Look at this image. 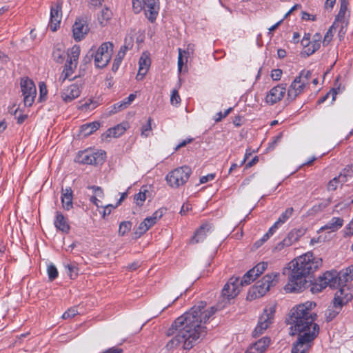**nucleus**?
Wrapping results in <instances>:
<instances>
[{
  "label": "nucleus",
  "instance_id": "nucleus-1",
  "mask_svg": "<svg viewBox=\"0 0 353 353\" xmlns=\"http://www.w3.org/2000/svg\"><path fill=\"white\" fill-rule=\"evenodd\" d=\"M217 310L214 307L206 308V303L201 301L178 317L167 331V336L172 338L167 342L166 349L173 351L181 346L190 350L204 335V325Z\"/></svg>",
  "mask_w": 353,
  "mask_h": 353
},
{
  "label": "nucleus",
  "instance_id": "nucleus-2",
  "mask_svg": "<svg viewBox=\"0 0 353 353\" xmlns=\"http://www.w3.org/2000/svg\"><path fill=\"white\" fill-rule=\"evenodd\" d=\"M315 307L314 302L306 301L292 309V334L298 335L297 340L293 344L292 353H307L319 334V326L314 323L316 318L314 311Z\"/></svg>",
  "mask_w": 353,
  "mask_h": 353
},
{
  "label": "nucleus",
  "instance_id": "nucleus-3",
  "mask_svg": "<svg viewBox=\"0 0 353 353\" xmlns=\"http://www.w3.org/2000/svg\"><path fill=\"white\" fill-rule=\"evenodd\" d=\"M322 265V259L310 252L291 261L283 270V274H287L288 270L290 272L285 290L290 293L302 292L307 285V276L319 270Z\"/></svg>",
  "mask_w": 353,
  "mask_h": 353
},
{
  "label": "nucleus",
  "instance_id": "nucleus-4",
  "mask_svg": "<svg viewBox=\"0 0 353 353\" xmlns=\"http://www.w3.org/2000/svg\"><path fill=\"white\" fill-rule=\"evenodd\" d=\"M279 273L272 272L264 276L256 285L252 287L249 292L248 298L255 299L264 296L279 281Z\"/></svg>",
  "mask_w": 353,
  "mask_h": 353
},
{
  "label": "nucleus",
  "instance_id": "nucleus-5",
  "mask_svg": "<svg viewBox=\"0 0 353 353\" xmlns=\"http://www.w3.org/2000/svg\"><path fill=\"white\" fill-rule=\"evenodd\" d=\"M192 174L191 168L188 166L178 167L170 172L165 176L168 185L172 188H178L185 185Z\"/></svg>",
  "mask_w": 353,
  "mask_h": 353
},
{
  "label": "nucleus",
  "instance_id": "nucleus-6",
  "mask_svg": "<svg viewBox=\"0 0 353 353\" xmlns=\"http://www.w3.org/2000/svg\"><path fill=\"white\" fill-rule=\"evenodd\" d=\"M342 280L340 278V272L336 271H327L321 275L318 281L314 284L311 288L313 293L319 292L327 286L335 288L341 285Z\"/></svg>",
  "mask_w": 353,
  "mask_h": 353
},
{
  "label": "nucleus",
  "instance_id": "nucleus-7",
  "mask_svg": "<svg viewBox=\"0 0 353 353\" xmlns=\"http://www.w3.org/2000/svg\"><path fill=\"white\" fill-rule=\"evenodd\" d=\"M132 8L137 13L143 10L152 22L156 19L159 10L158 0H132Z\"/></svg>",
  "mask_w": 353,
  "mask_h": 353
},
{
  "label": "nucleus",
  "instance_id": "nucleus-8",
  "mask_svg": "<svg viewBox=\"0 0 353 353\" xmlns=\"http://www.w3.org/2000/svg\"><path fill=\"white\" fill-rule=\"evenodd\" d=\"M276 305L271 304L265 307L260 316L257 325L253 331V336L257 337L262 334L273 323Z\"/></svg>",
  "mask_w": 353,
  "mask_h": 353
},
{
  "label": "nucleus",
  "instance_id": "nucleus-9",
  "mask_svg": "<svg viewBox=\"0 0 353 353\" xmlns=\"http://www.w3.org/2000/svg\"><path fill=\"white\" fill-rule=\"evenodd\" d=\"M106 154L103 150H85L78 153L75 161L88 165L101 164L104 162Z\"/></svg>",
  "mask_w": 353,
  "mask_h": 353
},
{
  "label": "nucleus",
  "instance_id": "nucleus-10",
  "mask_svg": "<svg viewBox=\"0 0 353 353\" xmlns=\"http://www.w3.org/2000/svg\"><path fill=\"white\" fill-rule=\"evenodd\" d=\"M113 52V45L110 42L103 43L94 55L96 67L103 68L110 62Z\"/></svg>",
  "mask_w": 353,
  "mask_h": 353
},
{
  "label": "nucleus",
  "instance_id": "nucleus-11",
  "mask_svg": "<svg viewBox=\"0 0 353 353\" xmlns=\"http://www.w3.org/2000/svg\"><path fill=\"white\" fill-rule=\"evenodd\" d=\"M240 279L239 277H231L222 290L221 296L225 303L223 305H219V309L223 307L230 299L236 296L240 292Z\"/></svg>",
  "mask_w": 353,
  "mask_h": 353
},
{
  "label": "nucleus",
  "instance_id": "nucleus-12",
  "mask_svg": "<svg viewBox=\"0 0 353 353\" xmlns=\"http://www.w3.org/2000/svg\"><path fill=\"white\" fill-rule=\"evenodd\" d=\"M339 287V290L335 293L334 299V305L336 309H340L353 297V285L345 283Z\"/></svg>",
  "mask_w": 353,
  "mask_h": 353
},
{
  "label": "nucleus",
  "instance_id": "nucleus-13",
  "mask_svg": "<svg viewBox=\"0 0 353 353\" xmlns=\"http://www.w3.org/2000/svg\"><path fill=\"white\" fill-rule=\"evenodd\" d=\"M20 84L24 105L30 107L34 103L36 97L37 90L35 85L34 82L28 78L22 79Z\"/></svg>",
  "mask_w": 353,
  "mask_h": 353
},
{
  "label": "nucleus",
  "instance_id": "nucleus-14",
  "mask_svg": "<svg viewBox=\"0 0 353 353\" xmlns=\"http://www.w3.org/2000/svg\"><path fill=\"white\" fill-rule=\"evenodd\" d=\"M163 213V209H159L156 210L152 216L146 217L135 230V234L139 237L145 234L161 219Z\"/></svg>",
  "mask_w": 353,
  "mask_h": 353
},
{
  "label": "nucleus",
  "instance_id": "nucleus-15",
  "mask_svg": "<svg viewBox=\"0 0 353 353\" xmlns=\"http://www.w3.org/2000/svg\"><path fill=\"white\" fill-rule=\"evenodd\" d=\"M61 19V2L57 1L52 4L50 9L49 27L52 31L54 32L59 28Z\"/></svg>",
  "mask_w": 353,
  "mask_h": 353
},
{
  "label": "nucleus",
  "instance_id": "nucleus-16",
  "mask_svg": "<svg viewBox=\"0 0 353 353\" xmlns=\"http://www.w3.org/2000/svg\"><path fill=\"white\" fill-rule=\"evenodd\" d=\"M286 92V85L279 84L273 87L265 97V102L270 105H273L280 101Z\"/></svg>",
  "mask_w": 353,
  "mask_h": 353
},
{
  "label": "nucleus",
  "instance_id": "nucleus-17",
  "mask_svg": "<svg viewBox=\"0 0 353 353\" xmlns=\"http://www.w3.org/2000/svg\"><path fill=\"white\" fill-rule=\"evenodd\" d=\"M81 90V85L72 83L62 90L61 97L65 103L71 102L80 96Z\"/></svg>",
  "mask_w": 353,
  "mask_h": 353
},
{
  "label": "nucleus",
  "instance_id": "nucleus-18",
  "mask_svg": "<svg viewBox=\"0 0 353 353\" xmlns=\"http://www.w3.org/2000/svg\"><path fill=\"white\" fill-rule=\"evenodd\" d=\"M89 31L86 21L83 19H77L73 26L72 33L74 39L79 41L84 38Z\"/></svg>",
  "mask_w": 353,
  "mask_h": 353
},
{
  "label": "nucleus",
  "instance_id": "nucleus-19",
  "mask_svg": "<svg viewBox=\"0 0 353 353\" xmlns=\"http://www.w3.org/2000/svg\"><path fill=\"white\" fill-rule=\"evenodd\" d=\"M307 85L300 80V78L296 77L292 82L288 90V97L290 100H294L301 94Z\"/></svg>",
  "mask_w": 353,
  "mask_h": 353
},
{
  "label": "nucleus",
  "instance_id": "nucleus-20",
  "mask_svg": "<svg viewBox=\"0 0 353 353\" xmlns=\"http://www.w3.org/2000/svg\"><path fill=\"white\" fill-rule=\"evenodd\" d=\"M151 64V60L150 58V54L147 52H143L139 61V71L138 74L137 75V80H141L143 79L146 73L148 72V70Z\"/></svg>",
  "mask_w": 353,
  "mask_h": 353
},
{
  "label": "nucleus",
  "instance_id": "nucleus-21",
  "mask_svg": "<svg viewBox=\"0 0 353 353\" xmlns=\"http://www.w3.org/2000/svg\"><path fill=\"white\" fill-rule=\"evenodd\" d=\"M344 221L341 217H332L325 225L322 226L318 233L327 231L328 233L335 232L343 225Z\"/></svg>",
  "mask_w": 353,
  "mask_h": 353
},
{
  "label": "nucleus",
  "instance_id": "nucleus-22",
  "mask_svg": "<svg viewBox=\"0 0 353 353\" xmlns=\"http://www.w3.org/2000/svg\"><path fill=\"white\" fill-rule=\"evenodd\" d=\"M128 128L127 123H121L117 126L108 129L104 134H102V139L108 141V138H117L122 135Z\"/></svg>",
  "mask_w": 353,
  "mask_h": 353
},
{
  "label": "nucleus",
  "instance_id": "nucleus-23",
  "mask_svg": "<svg viewBox=\"0 0 353 353\" xmlns=\"http://www.w3.org/2000/svg\"><path fill=\"white\" fill-rule=\"evenodd\" d=\"M306 232V229L300 228L294 229L290 232L288 236L283 239V243L285 246H290L298 241Z\"/></svg>",
  "mask_w": 353,
  "mask_h": 353
},
{
  "label": "nucleus",
  "instance_id": "nucleus-24",
  "mask_svg": "<svg viewBox=\"0 0 353 353\" xmlns=\"http://www.w3.org/2000/svg\"><path fill=\"white\" fill-rule=\"evenodd\" d=\"M72 190L70 188H66L65 189H62L61 190V200L62 203V207L65 210H70L73 207L72 203Z\"/></svg>",
  "mask_w": 353,
  "mask_h": 353
},
{
  "label": "nucleus",
  "instance_id": "nucleus-25",
  "mask_svg": "<svg viewBox=\"0 0 353 353\" xmlns=\"http://www.w3.org/2000/svg\"><path fill=\"white\" fill-rule=\"evenodd\" d=\"M322 36L319 33H316L310 41V48H305V50L302 51V54L308 57L314 54L321 47Z\"/></svg>",
  "mask_w": 353,
  "mask_h": 353
},
{
  "label": "nucleus",
  "instance_id": "nucleus-26",
  "mask_svg": "<svg viewBox=\"0 0 353 353\" xmlns=\"http://www.w3.org/2000/svg\"><path fill=\"white\" fill-rule=\"evenodd\" d=\"M270 339L264 337L254 343L245 353H263L269 345Z\"/></svg>",
  "mask_w": 353,
  "mask_h": 353
},
{
  "label": "nucleus",
  "instance_id": "nucleus-27",
  "mask_svg": "<svg viewBox=\"0 0 353 353\" xmlns=\"http://www.w3.org/2000/svg\"><path fill=\"white\" fill-rule=\"evenodd\" d=\"M54 224L57 229L63 232L68 233L70 230L68 219L60 212H56Z\"/></svg>",
  "mask_w": 353,
  "mask_h": 353
},
{
  "label": "nucleus",
  "instance_id": "nucleus-28",
  "mask_svg": "<svg viewBox=\"0 0 353 353\" xmlns=\"http://www.w3.org/2000/svg\"><path fill=\"white\" fill-rule=\"evenodd\" d=\"M210 230L211 225L210 224L205 223L202 225L200 228L196 231L194 236L191 239V243H197L203 241L205 239L207 234L210 232Z\"/></svg>",
  "mask_w": 353,
  "mask_h": 353
},
{
  "label": "nucleus",
  "instance_id": "nucleus-29",
  "mask_svg": "<svg viewBox=\"0 0 353 353\" xmlns=\"http://www.w3.org/2000/svg\"><path fill=\"white\" fill-rule=\"evenodd\" d=\"M339 183H345L353 181V168L348 166L343 170L337 177H335Z\"/></svg>",
  "mask_w": 353,
  "mask_h": 353
},
{
  "label": "nucleus",
  "instance_id": "nucleus-30",
  "mask_svg": "<svg viewBox=\"0 0 353 353\" xmlns=\"http://www.w3.org/2000/svg\"><path fill=\"white\" fill-rule=\"evenodd\" d=\"M100 126L99 122H92L81 126L80 133L83 137H87L95 132Z\"/></svg>",
  "mask_w": 353,
  "mask_h": 353
},
{
  "label": "nucleus",
  "instance_id": "nucleus-31",
  "mask_svg": "<svg viewBox=\"0 0 353 353\" xmlns=\"http://www.w3.org/2000/svg\"><path fill=\"white\" fill-rule=\"evenodd\" d=\"M52 57L57 62H62L65 58V48L62 44L57 45L52 52Z\"/></svg>",
  "mask_w": 353,
  "mask_h": 353
},
{
  "label": "nucleus",
  "instance_id": "nucleus-32",
  "mask_svg": "<svg viewBox=\"0 0 353 353\" xmlns=\"http://www.w3.org/2000/svg\"><path fill=\"white\" fill-rule=\"evenodd\" d=\"M77 66V64H76V62L70 63L67 61L61 74L60 79H61L62 81H64L67 78H69L74 72Z\"/></svg>",
  "mask_w": 353,
  "mask_h": 353
},
{
  "label": "nucleus",
  "instance_id": "nucleus-33",
  "mask_svg": "<svg viewBox=\"0 0 353 353\" xmlns=\"http://www.w3.org/2000/svg\"><path fill=\"white\" fill-rule=\"evenodd\" d=\"M80 47L79 46H74L68 53V59L67 60L68 62L73 63L76 62V64H78V59L80 54Z\"/></svg>",
  "mask_w": 353,
  "mask_h": 353
},
{
  "label": "nucleus",
  "instance_id": "nucleus-34",
  "mask_svg": "<svg viewBox=\"0 0 353 353\" xmlns=\"http://www.w3.org/2000/svg\"><path fill=\"white\" fill-rule=\"evenodd\" d=\"M148 193V190H147V187L143 186L141 188L140 192L134 195V200L136 203L138 205H142L143 202L147 199V194Z\"/></svg>",
  "mask_w": 353,
  "mask_h": 353
},
{
  "label": "nucleus",
  "instance_id": "nucleus-35",
  "mask_svg": "<svg viewBox=\"0 0 353 353\" xmlns=\"http://www.w3.org/2000/svg\"><path fill=\"white\" fill-rule=\"evenodd\" d=\"M340 278L343 283L353 279V265L340 272Z\"/></svg>",
  "mask_w": 353,
  "mask_h": 353
},
{
  "label": "nucleus",
  "instance_id": "nucleus-36",
  "mask_svg": "<svg viewBox=\"0 0 353 353\" xmlns=\"http://www.w3.org/2000/svg\"><path fill=\"white\" fill-rule=\"evenodd\" d=\"M188 52L185 50H182L179 48V57H178V70L179 72L182 71V67L188 61Z\"/></svg>",
  "mask_w": 353,
  "mask_h": 353
},
{
  "label": "nucleus",
  "instance_id": "nucleus-37",
  "mask_svg": "<svg viewBox=\"0 0 353 353\" xmlns=\"http://www.w3.org/2000/svg\"><path fill=\"white\" fill-rule=\"evenodd\" d=\"M112 17V12L108 8H104L101 10L100 15L98 17L99 21L102 26L106 25L108 21Z\"/></svg>",
  "mask_w": 353,
  "mask_h": 353
},
{
  "label": "nucleus",
  "instance_id": "nucleus-38",
  "mask_svg": "<svg viewBox=\"0 0 353 353\" xmlns=\"http://www.w3.org/2000/svg\"><path fill=\"white\" fill-rule=\"evenodd\" d=\"M256 278V276H255L252 271L250 270L245 274H244L242 279H240V285L242 286L248 285L254 281Z\"/></svg>",
  "mask_w": 353,
  "mask_h": 353
},
{
  "label": "nucleus",
  "instance_id": "nucleus-39",
  "mask_svg": "<svg viewBox=\"0 0 353 353\" xmlns=\"http://www.w3.org/2000/svg\"><path fill=\"white\" fill-rule=\"evenodd\" d=\"M267 262H261L256 265L251 270L256 277L261 275L268 268Z\"/></svg>",
  "mask_w": 353,
  "mask_h": 353
},
{
  "label": "nucleus",
  "instance_id": "nucleus-40",
  "mask_svg": "<svg viewBox=\"0 0 353 353\" xmlns=\"http://www.w3.org/2000/svg\"><path fill=\"white\" fill-rule=\"evenodd\" d=\"M293 211L294 210L292 208L286 209L285 211L281 214L276 222L281 225L292 215Z\"/></svg>",
  "mask_w": 353,
  "mask_h": 353
},
{
  "label": "nucleus",
  "instance_id": "nucleus-41",
  "mask_svg": "<svg viewBox=\"0 0 353 353\" xmlns=\"http://www.w3.org/2000/svg\"><path fill=\"white\" fill-rule=\"evenodd\" d=\"M67 274L71 279H74L78 275V268L74 264H67L65 265Z\"/></svg>",
  "mask_w": 353,
  "mask_h": 353
},
{
  "label": "nucleus",
  "instance_id": "nucleus-42",
  "mask_svg": "<svg viewBox=\"0 0 353 353\" xmlns=\"http://www.w3.org/2000/svg\"><path fill=\"white\" fill-rule=\"evenodd\" d=\"M335 33V27L334 24H333L327 31L325 35L324 36L323 44L324 46H327L330 41H332L333 36Z\"/></svg>",
  "mask_w": 353,
  "mask_h": 353
},
{
  "label": "nucleus",
  "instance_id": "nucleus-43",
  "mask_svg": "<svg viewBox=\"0 0 353 353\" xmlns=\"http://www.w3.org/2000/svg\"><path fill=\"white\" fill-rule=\"evenodd\" d=\"M132 228V223L130 221H123L119 225V234L121 236H124L127 234Z\"/></svg>",
  "mask_w": 353,
  "mask_h": 353
},
{
  "label": "nucleus",
  "instance_id": "nucleus-44",
  "mask_svg": "<svg viewBox=\"0 0 353 353\" xmlns=\"http://www.w3.org/2000/svg\"><path fill=\"white\" fill-rule=\"evenodd\" d=\"M47 272L50 281L54 280L58 276V270L52 263L48 265Z\"/></svg>",
  "mask_w": 353,
  "mask_h": 353
},
{
  "label": "nucleus",
  "instance_id": "nucleus-45",
  "mask_svg": "<svg viewBox=\"0 0 353 353\" xmlns=\"http://www.w3.org/2000/svg\"><path fill=\"white\" fill-rule=\"evenodd\" d=\"M312 72L310 70H302L299 75L296 77L297 78H300V80L302 82H304V83L307 85L309 84V80L311 78Z\"/></svg>",
  "mask_w": 353,
  "mask_h": 353
},
{
  "label": "nucleus",
  "instance_id": "nucleus-46",
  "mask_svg": "<svg viewBox=\"0 0 353 353\" xmlns=\"http://www.w3.org/2000/svg\"><path fill=\"white\" fill-rule=\"evenodd\" d=\"M151 121L152 119L149 118L145 124H144L141 128V135L143 137H148L150 134L152 127H151Z\"/></svg>",
  "mask_w": 353,
  "mask_h": 353
},
{
  "label": "nucleus",
  "instance_id": "nucleus-47",
  "mask_svg": "<svg viewBox=\"0 0 353 353\" xmlns=\"http://www.w3.org/2000/svg\"><path fill=\"white\" fill-rule=\"evenodd\" d=\"M124 57L123 51H119L112 65V70L114 71L117 70Z\"/></svg>",
  "mask_w": 353,
  "mask_h": 353
},
{
  "label": "nucleus",
  "instance_id": "nucleus-48",
  "mask_svg": "<svg viewBox=\"0 0 353 353\" xmlns=\"http://www.w3.org/2000/svg\"><path fill=\"white\" fill-rule=\"evenodd\" d=\"M126 108H127V106L124 103L123 101H120L119 103H117L114 104L110 108V110L109 112H110V114H115L117 112H119V111H120L121 110H123V109H125Z\"/></svg>",
  "mask_w": 353,
  "mask_h": 353
},
{
  "label": "nucleus",
  "instance_id": "nucleus-49",
  "mask_svg": "<svg viewBox=\"0 0 353 353\" xmlns=\"http://www.w3.org/2000/svg\"><path fill=\"white\" fill-rule=\"evenodd\" d=\"M181 102V98L179 94V92L176 90H174L172 92L171 97H170V103L172 105H176Z\"/></svg>",
  "mask_w": 353,
  "mask_h": 353
},
{
  "label": "nucleus",
  "instance_id": "nucleus-50",
  "mask_svg": "<svg viewBox=\"0 0 353 353\" xmlns=\"http://www.w3.org/2000/svg\"><path fill=\"white\" fill-rule=\"evenodd\" d=\"M77 313L78 311L76 307H71L63 314L62 318L64 319H70L74 317Z\"/></svg>",
  "mask_w": 353,
  "mask_h": 353
},
{
  "label": "nucleus",
  "instance_id": "nucleus-51",
  "mask_svg": "<svg viewBox=\"0 0 353 353\" xmlns=\"http://www.w3.org/2000/svg\"><path fill=\"white\" fill-rule=\"evenodd\" d=\"M11 113H12V112H11ZM13 114L15 116V118L17 119V123L19 124H21L27 118L26 114H23L21 113L18 114L17 108L14 110V111L13 112Z\"/></svg>",
  "mask_w": 353,
  "mask_h": 353
},
{
  "label": "nucleus",
  "instance_id": "nucleus-52",
  "mask_svg": "<svg viewBox=\"0 0 353 353\" xmlns=\"http://www.w3.org/2000/svg\"><path fill=\"white\" fill-rule=\"evenodd\" d=\"M283 72L280 69H274L271 72V78L274 81H279L281 79Z\"/></svg>",
  "mask_w": 353,
  "mask_h": 353
},
{
  "label": "nucleus",
  "instance_id": "nucleus-53",
  "mask_svg": "<svg viewBox=\"0 0 353 353\" xmlns=\"http://www.w3.org/2000/svg\"><path fill=\"white\" fill-rule=\"evenodd\" d=\"M40 100H43L47 95V88L43 82L39 83Z\"/></svg>",
  "mask_w": 353,
  "mask_h": 353
},
{
  "label": "nucleus",
  "instance_id": "nucleus-54",
  "mask_svg": "<svg viewBox=\"0 0 353 353\" xmlns=\"http://www.w3.org/2000/svg\"><path fill=\"white\" fill-rule=\"evenodd\" d=\"M133 44H134L133 36H132V35L126 36V37L125 38L124 44H123L125 46V48L132 49V48L133 47Z\"/></svg>",
  "mask_w": 353,
  "mask_h": 353
},
{
  "label": "nucleus",
  "instance_id": "nucleus-55",
  "mask_svg": "<svg viewBox=\"0 0 353 353\" xmlns=\"http://www.w3.org/2000/svg\"><path fill=\"white\" fill-rule=\"evenodd\" d=\"M310 35L305 34L304 37L301 40V45L303 47V50H305V48H310Z\"/></svg>",
  "mask_w": 353,
  "mask_h": 353
},
{
  "label": "nucleus",
  "instance_id": "nucleus-56",
  "mask_svg": "<svg viewBox=\"0 0 353 353\" xmlns=\"http://www.w3.org/2000/svg\"><path fill=\"white\" fill-rule=\"evenodd\" d=\"M347 9V5L345 1H343L341 3L340 10L339 12L338 17H343L346 13Z\"/></svg>",
  "mask_w": 353,
  "mask_h": 353
},
{
  "label": "nucleus",
  "instance_id": "nucleus-57",
  "mask_svg": "<svg viewBox=\"0 0 353 353\" xmlns=\"http://www.w3.org/2000/svg\"><path fill=\"white\" fill-rule=\"evenodd\" d=\"M345 236H352L353 235V219L350 221V223L347 225L344 230Z\"/></svg>",
  "mask_w": 353,
  "mask_h": 353
},
{
  "label": "nucleus",
  "instance_id": "nucleus-58",
  "mask_svg": "<svg viewBox=\"0 0 353 353\" xmlns=\"http://www.w3.org/2000/svg\"><path fill=\"white\" fill-rule=\"evenodd\" d=\"M281 226V225L276 221L274 223V225L268 230V231L265 233L268 234V236L270 237L273 235V234L276 232V230Z\"/></svg>",
  "mask_w": 353,
  "mask_h": 353
},
{
  "label": "nucleus",
  "instance_id": "nucleus-59",
  "mask_svg": "<svg viewBox=\"0 0 353 353\" xmlns=\"http://www.w3.org/2000/svg\"><path fill=\"white\" fill-rule=\"evenodd\" d=\"M281 226V225L276 221L274 223V225L268 230V231L265 233L268 234V236L270 237L273 235V234L276 232V230Z\"/></svg>",
  "mask_w": 353,
  "mask_h": 353
},
{
  "label": "nucleus",
  "instance_id": "nucleus-60",
  "mask_svg": "<svg viewBox=\"0 0 353 353\" xmlns=\"http://www.w3.org/2000/svg\"><path fill=\"white\" fill-rule=\"evenodd\" d=\"M214 177H215L214 174H209L206 176H203L200 179V183H205L210 181H212L214 179Z\"/></svg>",
  "mask_w": 353,
  "mask_h": 353
},
{
  "label": "nucleus",
  "instance_id": "nucleus-61",
  "mask_svg": "<svg viewBox=\"0 0 353 353\" xmlns=\"http://www.w3.org/2000/svg\"><path fill=\"white\" fill-rule=\"evenodd\" d=\"M338 184H339L338 181L336 180V178H334L329 182L327 188L329 190H334L336 189Z\"/></svg>",
  "mask_w": 353,
  "mask_h": 353
},
{
  "label": "nucleus",
  "instance_id": "nucleus-62",
  "mask_svg": "<svg viewBox=\"0 0 353 353\" xmlns=\"http://www.w3.org/2000/svg\"><path fill=\"white\" fill-rule=\"evenodd\" d=\"M268 234H265L263 237L259 239V241H256L254 243V246L256 248H259L261 246L265 241H267L269 239Z\"/></svg>",
  "mask_w": 353,
  "mask_h": 353
},
{
  "label": "nucleus",
  "instance_id": "nucleus-63",
  "mask_svg": "<svg viewBox=\"0 0 353 353\" xmlns=\"http://www.w3.org/2000/svg\"><path fill=\"white\" fill-rule=\"evenodd\" d=\"M117 206H114L113 205H107L104 207L103 211V216L105 217L107 215H109L111 213V211L112 209L115 208Z\"/></svg>",
  "mask_w": 353,
  "mask_h": 353
},
{
  "label": "nucleus",
  "instance_id": "nucleus-64",
  "mask_svg": "<svg viewBox=\"0 0 353 353\" xmlns=\"http://www.w3.org/2000/svg\"><path fill=\"white\" fill-rule=\"evenodd\" d=\"M94 194V196H96V197L101 198L103 197V191L101 188L97 187V186H92L90 188Z\"/></svg>",
  "mask_w": 353,
  "mask_h": 353
}]
</instances>
